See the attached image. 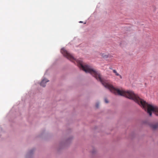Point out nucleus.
<instances>
[{"label": "nucleus", "mask_w": 158, "mask_h": 158, "mask_svg": "<svg viewBox=\"0 0 158 158\" xmlns=\"http://www.w3.org/2000/svg\"><path fill=\"white\" fill-rule=\"evenodd\" d=\"M105 56H106V57H107L108 56L107 55H105Z\"/></svg>", "instance_id": "7"}, {"label": "nucleus", "mask_w": 158, "mask_h": 158, "mask_svg": "<svg viewBox=\"0 0 158 158\" xmlns=\"http://www.w3.org/2000/svg\"><path fill=\"white\" fill-rule=\"evenodd\" d=\"M113 72L115 73V75L117 76H118L119 75V74L117 73L116 71L114 69L113 70Z\"/></svg>", "instance_id": "3"}, {"label": "nucleus", "mask_w": 158, "mask_h": 158, "mask_svg": "<svg viewBox=\"0 0 158 158\" xmlns=\"http://www.w3.org/2000/svg\"><path fill=\"white\" fill-rule=\"evenodd\" d=\"M105 101L106 103H107L108 102L106 98L105 99Z\"/></svg>", "instance_id": "4"}, {"label": "nucleus", "mask_w": 158, "mask_h": 158, "mask_svg": "<svg viewBox=\"0 0 158 158\" xmlns=\"http://www.w3.org/2000/svg\"><path fill=\"white\" fill-rule=\"evenodd\" d=\"M151 127L153 129H156L158 127V124H151Z\"/></svg>", "instance_id": "2"}, {"label": "nucleus", "mask_w": 158, "mask_h": 158, "mask_svg": "<svg viewBox=\"0 0 158 158\" xmlns=\"http://www.w3.org/2000/svg\"><path fill=\"white\" fill-rule=\"evenodd\" d=\"M119 77H120V78L121 79H122V76H121V75H119Z\"/></svg>", "instance_id": "6"}, {"label": "nucleus", "mask_w": 158, "mask_h": 158, "mask_svg": "<svg viewBox=\"0 0 158 158\" xmlns=\"http://www.w3.org/2000/svg\"><path fill=\"white\" fill-rule=\"evenodd\" d=\"M49 81L46 78H44L42 80V81L40 83L41 86H42L43 87H44L45 86L46 83Z\"/></svg>", "instance_id": "1"}, {"label": "nucleus", "mask_w": 158, "mask_h": 158, "mask_svg": "<svg viewBox=\"0 0 158 158\" xmlns=\"http://www.w3.org/2000/svg\"><path fill=\"white\" fill-rule=\"evenodd\" d=\"M96 107L97 108H98V104H97V105H96Z\"/></svg>", "instance_id": "5"}, {"label": "nucleus", "mask_w": 158, "mask_h": 158, "mask_svg": "<svg viewBox=\"0 0 158 158\" xmlns=\"http://www.w3.org/2000/svg\"><path fill=\"white\" fill-rule=\"evenodd\" d=\"M80 23H82V22L81 21H80Z\"/></svg>", "instance_id": "8"}]
</instances>
